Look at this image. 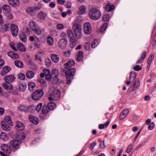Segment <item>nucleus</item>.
Returning <instances> with one entry per match:
<instances>
[{
	"mask_svg": "<svg viewBox=\"0 0 156 156\" xmlns=\"http://www.w3.org/2000/svg\"><path fill=\"white\" fill-rule=\"evenodd\" d=\"M75 62L73 60H70L69 61L64 65V67L66 68H68L70 67L75 64Z\"/></svg>",
	"mask_w": 156,
	"mask_h": 156,
	"instance_id": "nucleus-23",
	"label": "nucleus"
},
{
	"mask_svg": "<svg viewBox=\"0 0 156 156\" xmlns=\"http://www.w3.org/2000/svg\"><path fill=\"white\" fill-rule=\"evenodd\" d=\"M4 120L10 126H12L13 123L10 116H6L4 118Z\"/></svg>",
	"mask_w": 156,
	"mask_h": 156,
	"instance_id": "nucleus-38",
	"label": "nucleus"
},
{
	"mask_svg": "<svg viewBox=\"0 0 156 156\" xmlns=\"http://www.w3.org/2000/svg\"><path fill=\"white\" fill-rule=\"evenodd\" d=\"M129 112V110L128 109H125L123 110L120 114L119 116L120 119H123L128 115Z\"/></svg>",
	"mask_w": 156,
	"mask_h": 156,
	"instance_id": "nucleus-15",
	"label": "nucleus"
},
{
	"mask_svg": "<svg viewBox=\"0 0 156 156\" xmlns=\"http://www.w3.org/2000/svg\"><path fill=\"white\" fill-rule=\"evenodd\" d=\"M11 70V68L9 66H5L1 72V74L2 76L5 75L7 73L9 72Z\"/></svg>",
	"mask_w": 156,
	"mask_h": 156,
	"instance_id": "nucleus-13",
	"label": "nucleus"
},
{
	"mask_svg": "<svg viewBox=\"0 0 156 156\" xmlns=\"http://www.w3.org/2000/svg\"><path fill=\"white\" fill-rule=\"evenodd\" d=\"M108 26V24L107 23H104L101 27L99 32L101 33H103L106 29Z\"/></svg>",
	"mask_w": 156,
	"mask_h": 156,
	"instance_id": "nucleus-44",
	"label": "nucleus"
},
{
	"mask_svg": "<svg viewBox=\"0 0 156 156\" xmlns=\"http://www.w3.org/2000/svg\"><path fill=\"white\" fill-rule=\"evenodd\" d=\"M89 12L88 15L89 18L92 20H97L101 16V12L96 8L92 7L90 8Z\"/></svg>",
	"mask_w": 156,
	"mask_h": 156,
	"instance_id": "nucleus-2",
	"label": "nucleus"
},
{
	"mask_svg": "<svg viewBox=\"0 0 156 156\" xmlns=\"http://www.w3.org/2000/svg\"><path fill=\"white\" fill-rule=\"evenodd\" d=\"M74 33L77 38H79L81 36V26L78 23H75L72 26Z\"/></svg>",
	"mask_w": 156,
	"mask_h": 156,
	"instance_id": "nucleus-3",
	"label": "nucleus"
},
{
	"mask_svg": "<svg viewBox=\"0 0 156 156\" xmlns=\"http://www.w3.org/2000/svg\"><path fill=\"white\" fill-rule=\"evenodd\" d=\"M136 75L135 72H131L130 73L129 76V80L133 81L135 79L136 77Z\"/></svg>",
	"mask_w": 156,
	"mask_h": 156,
	"instance_id": "nucleus-37",
	"label": "nucleus"
},
{
	"mask_svg": "<svg viewBox=\"0 0 156 156\" xmlns=\"http://www.w3.org/2000/svg\"><path fill=\"white\" fill-rule=\"evenodd\" d=\"M18 85L19 90L20 91L23 92L26 90L27 85L25 83L20 82L18 83Z\"/></svg>",
	"mask_w": 156,
	"mask_h": 156,
	"instance_id": "nucleus-11",
	"label": "nucleus"
},
{
	"mask_svg": "<svg viewBox=\"0 0 156 156\" xmlns=\"http://www.w3.org/2000/svg\"><path fill=\"white\" fill-rule=\"evenodd\" d=\"M18 109L21 111L24 112H27V107L24 105H20L18 108Z\"/></svg>",
	"mask_w": 156,
	"mask_h": 156,
	"instance_id": "nucleus-47",
	"label": "nucleus"
},
{
	"mask_svg": "<svg viewBox=\"0 0 156 156\" xmlns=\"http://www.w3.org/2000/svg\"><path fill=\"white\" fill-rule=\"evenodd\" d=\"M38 81L40 83L41 85L43 87H44L46 86L45 81L44 80L42 79H39L38 80Z\"/></svg>",
	"mask_w": 156,
	"mask_h": 156,
	"instance_id": "nucleus-52",
	"label": "nucleus"
},
{
	"mask_svg": "<svg viewBox=\"0 0 156 156\" xmlns=\"http://www.w3.org/2000/svg\"><path fill=\"white\" fill-rule=\"evenodd\" d=\"M2 85L5 89L12 90V85L10 83L5 82L3 83Z\"/></svg>",
	"mask_w": 156,
	"mask_h": 156,
	"instance_id": "nucleus-21",
	"label": "nucleus"
},
{
	"mask_svg": "<svg viewBox=\"0 0 156 156\" xmlns=\"http://www.w3.org/2000/svg\"><path fill=\"white\" fill-rule=\"evenodd\" d=\"M76 69L73 68L69 69L65 72L66 76L72 77H73L76 72Z\"/></svg>",
	"mask_w": 156,
	"mask_h": 156,
	"instance_id": "nucleus-7",
	"label": "nucleus"
},
{
	"mask_svg": "<svg viewBox=\"0 0 156 156\" xmlns=\"http://www.w3.org/2000/svg\"><path fill=\"white\" fill-rule=\"evenodd\" d=\"M17 47L18 49L21 51H26L25 46L21 43H18Z\"/></svg>",
	"mask_w": 156,
	"mask_h": 156,
	"instance_id": "nucleus-31",
	"label": "nucleus"
},
{
	"mask_svg": "<svg viewBox=\"0 0 156 156\" xmlns=\"http://www.w3.org/2000/svg\"><path fill=\"white\" fill-rule=\"evenodd\" d=\"M9 23H6L4 24V30L5 31L8 30L9 29Z\"/></svg>",
	"mask_w": 156,
	"mask_h": 156,
	"instance_id": "nucleus-64",
	"label": "nucleus"
},
{
	"mask_svg": "<svg viewBox=\"0 0 156 156\" xmlns=\"http://www.w3.org/2000/svg\"><path fill=\"white\" fill-rule=\"evenodd\" d=\"M67 43V41L65 38H62L59 40L58 42V46L62 49L65 48Z\"/></svg>",
	"mask_w": 156,
	"mask_h": 156,
	"instance_id": "nucleus-6",
	"label": "nucleus"
},
{
	"mask_svg": "<svg viewBox=\"0 0 156 156\" xmlns=\"http://www.w3.org/2000/svg\"><path fill=\"white\" fill-rule=\"evenodd\" d=\"M147 55V53L145 51H144L141 55L140 58L142 59L143 60L146 58Z\"/></svg>",
	"mask_w": 156,
	"mask_h": 156,
	"instance_id": "nucleus-60",
	"label": "nucleus"
},
{
	"mask_svg": "<svg viewBox=\"0 0 156 156\" xmlns=\"http://www.w3.org/2000/svg\"><path fill=\"white\" fill-rule=\"evenodd\" d=\"M133 148V145L132 144H130L127 147L126 152L127 153H129L130 152L131 150Z\"/></svg>",
	"mask_w": 156,
	"mask_h": 156,
	"instance_id": "nucleus-56",
	"label": "nucleus"
},
{
	"mask_svg": "<svg viewBox=\"0 0 156 156\" xmlns=\"http://www.w3.org/2000/svg\"><path fill=\"white\" fill-rule=\"evenodd\" d=\"M1 126L2 129L5 131H9L11 130V128L5 122H1Z\"/></svg>",
	"mask_w": 156,
	"mask_h": 156,
	"instance_id": "nucleus-12",
	"label": "nucleus"
},
{
	"mask_svg": "<svg viewBox=\"0 0 156 156\" xmlns=\"http://www.w3.org/2000/svg\"><path fill=\"white\" fill-rule=\"evenodd\" d=\"M37 16L39 19L44 20L47 16V14L44 12L42 11H40L38 13Z\"/></svg>",
	"mask_w": 156,
	"mask_h": 156,
	"instance_id": "nucleus-20",
	"label": "nucleus"
},
{
	"mask_svg": "<svg viewBox=\"0 0 156 156\" xmlns=\"http://www.w3.org/2000/svg\"><path fill=\"white\" fill-rule=\"evenodd\" d=\"M60 92V90L54 87H51L49 91V96L48 99L50 101H57L59 99Z\"/></svg>",
	"mask_w": 156,
	"mask_h": 156,
	"instance_id": "nucleus-1",
	"label": "nucleus"
},
{
	"mask_svg": "<svg viewBox=\"0 0 156 156\" xmlns=\"http://www.w3.org/2000/svg\"><path fill=\"white\" fill-rule=\"evenodd\" d=\"M43 72L44 73L45 76L50 74V71L48 69H44L43 70Z\"/></svg>",
	"mask_w": 156,
	"mask_h": 156,
	"instance_id": "nucleus-63",
	"label": "nucleus"
},
{
	"mask_svg": "<svg viewBox=\"0 0 156 156\" xmlns=\"http://www.w3.org/2000/svg\"><path fill=\"white\" fill-rule=\"evenodd\" d=\"M83 30L86 34H88V22H86L84 24Z\"/></svg>",
	"mask_w": 156,
	"mask_h": 156,
	"instance_id": "nucleus-48",
	"label": "nucleus"
},
{
	"mask_svg": "<svg viewBox=\"0 0 156 156\" xmlns=\"http://www.w3.org/2000/svg\"><path fill=\"white\" fill-rule=\"evenodd\" d=\"M28 89L30 90H33V88L35 87V85L33 82H30L28 83Z\"/></svg>",
	"mask_w": 156,
	"mask_h": 156,
	"instance_id": "nucleus-46",
	"label": "nucleus"
},
{
	"mask_svg": "<svg viewBox=\"0 0 156 156\" xmlns=\"http://www.w3.org/2000/svg\"><path fill=\"white\" fill-rule=\"evenodd\" d=\"M14 63L16 66L19 68H22L23 66V63L19 60H15L14 62Z\"/></svg>",
	"mask_w": 156,
	"mask_h": 156,
	"instance_id": "nucleus-33",
	"label": "nucleus"
},
{
	"mask_svg": "<svg viewBox=\"0 0 156 156\" xmlns=\"http://www.w3.org/2000/svg\"><path fill=\"white\" fill-rule=\"evenodd\" d=\"M86 10V7L83 5H82L79 8L78 13L79 14H84L85 13Z\"/></svg>",
	"mask_w": 156,
	"mask_h": 156,
	"instance_id": "nucleus-25",
	"label": "nucleus"
},
{
	"mask_svg": "<svg viewBox=\"0 0 156 156\" xmlns=\"http://www.w3.org/2000/svg\"><path fill=\"white\" fill-rule=\"evenodd\" d=\"M8 55L13 59L18 58L19 56L18 55L13 51H9L7 53Z\"/></svg>",
	"mask_w": 156,
	"mask_h": 156,
	"instance_id": "nucleus-17",
	"label": "nucleus"
},
{
	"mask_svg": "<svg viewBox=\"0 0 156 156\" xmlns=\"http://www.w3.org/2000/svg\"><path fill=\"white\" fill-rule=\"evenodd\" d=\"M20 39L23 42H26L27 40V36L24 33H22L19 35Z\"/></svg>",
	"mask_w": 156,
	"mask_h": 156,
	"instance_id": "nucleus-30",
	"label": "nucleus"
},
{
	"mask_svg": "<svg viewBox=\"0 0 156 156\" xmlns=\"http://www.w3.org/2000/svg\"><path fill=\"white\" fill-rule=\"evenodd\" d=\"M154 126H155V125H154V122H151V123H150L149 124V126H148V129L150 130H151L154 128Z\"/></svg>",
	"mask_w": 156,
	"mask_h": 156,
	"instance_id": "nucleus-54",
	"label": "nucleus"
},
{
	"mask_svg": "<svg viewBox=\"0 0 156 156\" xmlns=\"http://www.w3.org/2000/svg\"><path fill=\"white\" fill-rule=\"evenodd\" d=\"M134 69L138 71L141 70L142 69V67L140 65H136L134 67Z\"/></svg>",
	"mask_w": 156,
	"mask_h": 156,
	"instance_id": "nucleus-61",
	"label": "nucleus"
},
{
	"mask_svg": "<svg viewBox=\"0 0 156 156\" xmlns=\"http://www.w3.org/2000/svg\"><path fill=\"white\" fill-rule=\"evenodd\" d=\"M29 25L30 28L32 30L38 26L37 24L33 20H31L29 22Z\"/></svg>",
	"mask_w": 156,
	"mask_h": 156,
	"instance_id": "nucleus-26",
	"label": "nucleus"
},
{
	"mask_svg": "<svg viewBox=\"0 0 156 156\" xmlns=\"http://www.w3.org/2000/svg\"><path fill=\"white\" fill-rule=\"evenodd\" d=\"M1 149L7 154H10L11 151L8 145L5 144H2L1 146Z\"/></svg>",
	"mask_w": 156,
	"mask_h": 156,
	"instance_id": "nucleus-8",
	"label": "nucleus"
},
{
	"mask_svg": "<svg viewBox=\"0 0 156 156\" xmlns=\"http://www.w3.org/2000/svg\"><path fill=\"white\" fill-rule=\"evenodd\" d=\"M18 76L19 78L21 80H24L25 79V75L23 73H20L18 75Z\"/></svg>",
	"mask_w": 156,
	"mask_h": 156,
	"instance_id": "nucleus-58",
	"label": "nucleus"
},
{
	"mask_svg": "<svg viewBox=\"0 0 156 156\" xmlns=\"http://www.w3.org/2000/svg\"><path fill=\"white\" fill-rule=\"evenodd\" d=\"M140 85L139 80L137 78L136 79L133 84V88H137Z\"/></svg>",
	"mask_w": 156,
	"mask_h": 156,
	"instance_id": "nucleus-43",
	"label": "nucleus"
},
{
	"mask_svg": "<svg viewBox=\"0 0 156 156\" xmlns=\"http://www.w3.org/2000/svg\"><path fill=\"white\" fill-rule=\"evenodd\" d=\"M47 41L48 44L49 45H52L54 42L53 38L51 36H48L47 38Z\"/></svg>",
	"mask_w": 156,
	"mask_h": 156,
	"instance_id": "nucleus-36",
	"label": "nucleus"
},
{
	"mask_svg": "<svg viewBox=\"0 0 156 156\" xmlns=\"http://www.w3.org/2000/svg\"><path fill=\"white\" fill-rule=\"evenodd\" d=\"M83 58V52L81 51H79L76 55V60L78 61H80L82 60Z\"/></svg>",
	"mask_w": 156,
	"mask_h": 156,
	"instance_id": "nucleus-27",
	"label": "nucleus"
},
{
	"mask_svg": "<svg viewBox=\"0 0 156 156\" xmlns=\"http://www.w3.org/2000/svg\"><path fill=\"white\" fill-rule=\"evenodd\" d=\"M8 2L10 5L14 7H17L19 4V0H8Z\"/></svg>",
	"mask_w": 156,
	"mask_h": 156,
	"instance_id": "nucleus-18",
	"label": "nucleus"
},
{
	"mask_svg": "<svg viewBox=\"0 0 156 156\" xmlns=\"http://www.w3.org/2000/svg\"><path fill=\"white\" fill-rule=\"evenodd\" d=\"M97 143L96 142L94 141L90 143L89 144V149L90 150H93L94 147L96 145Z\"/></svg>",
	"mask_w": 156,
	"mask_h": 156,
	"instance_id": "nucleus-51",
	"label": "nucleus"
},
{
	"mask_svg": "<svg viewBox=\"0 0 156 156\" xmlns=\"http://www.w3.org/2000/svg\"><path fill=\"white\" fill-rule=\"evenodd\" d=\"M49 110L46 105H44L42 109L43 113L44 114H47L49 112Z\"/></svg>",
	"mask_w": 156,
	"mask_h": 156,
	"instance_id": "nucleus-45",
	"label": "nucleus"
},
{
	"mask_svg": "<svg viewBox=\"0 0 156 156\" xmlns=\"http://www.w3.org/2000/svg\"><path fill=\"white\" fill-rule=\"evenodd\" d=\"M114 8V6L113 5H111L109 3H108L105 6V9L107 12H110L112 11Z\"/></svg>",
	"mask_w": 156,
	"mask_h": 156,
	"instance_id": "nucleus-34",
	"label": "nucleus"
},
{
	"mask_svg": "<svg viewBox=\"0 0 156 156\" xmlns=\"http://www.w3.org/2000/svg\"><path fill=\"white\" fill-rule=\"evenodd\" d=\"M4 79L5 82L10 83L14 81L15 78L13 75H11L5 76L4 77Z\"/></svg>",
	"mask_w": 156,
	"mask_h": 156,
	"instance_id": "nucleus-10",
	"label": "nucleus"
},
{
	"mask_svg": "<svg viewBox=\"0 0 156 156\" xmlns=\"http://www.w3.org/2000/svg\"><path fill=\"white\" fill-rule=\"evenodd\" d=\"M21 143L20 140H14L10 141V144L13 147L16 148Z\"/></svg>",
	"mask_w": 156,
	"mask_h": 156,
	"instance_id": "nucleus-22",
	"label": "nucleus"
},
{
	"mask_svg": "<svg viewBox=\"0 0 156 156\" xmlns=\"http://www.w3.org/2000/svg\"><path fill=\"white\" fill-rule=\"evenodd\" d=\"M67 78L66 83L68 84H69L71 82L72 77L66 76Z\"/></svg>",
	"mask_w": 156,
	"mask_h": 156,
	"instance_id": "nucleus-62",
	"label": "nucleus"
},
{
	"mask_svg": "<svg viewBox=\"0 0 156 156\" xmlns=\"http://www.w3.org/2000/svg\"><path fill=\"white\" fill-rule=\"evenodd\" d=\"M30 121L33 123L37 124L38 123V119L36 116L33 115H30L29 117Z\"/></svg>",
	"mask_w": 156,
	"mask_h": 156,
	"instance_id": "nucleus-19",
	"label": "nucleus"
},
{
	"mask_svg": "<svg viewBox=\"0 0 156 156\" xmlns=\"http://www.w3.org/2000/svg\"><path fill=\"white\" fill-rule=\"evenodd\" d=\"M44 94V92L41 89L36 90L32 94V98L35 101L38 100L43 96Z\"/></svg>",
	"mask_w": 156,
	"mask_h": 156,
	"instance_id": "nucleus-4",
	"label": "nucleus"
},
{
	"mask_svg": "<svg viewBox=\"0 0 156 156\" xmlns=\"http://www.w3.org/2000/svg\"><path fill=\"white\" fill-rule=\"evenodd\" d=\"M67 33L70 42L73 43L75 42V40L72 30H67Z\"/></svg>",
	"mask_w": 156,
	"mask_h": 156,
	"instance_id": "nucleus-9",
	"label": "nucleus"
},
{
	"mask_svg": "<svg viewBox=\"0 0 156 156\" xmlns=\"http://www.w3.org/2000/svg\"><path fill=\"white\" fill-rule=\"evenodd\" d=\"M105 141L102 140L100 144L99 147L100 148H103L105 147Z\"/></svg>",
	"mask_w": 156,
	"mask_h": 156,
	"instance_id": "nucleus-59",
	"label": "nucleus"
},
{
	"mask_svg": "<svg viewBox=\"0 0 156 156\" xmlns=\"http://www.w3.org/2000/svg\"><path fill=\"white\" fill-rule=\"evenodd\" d=\"M99 42L98 39H95L92 43L91 47L92 48L95 47L99 44Z\"/></svg>",
	"mask_w": 156,
	"mask_h": 156,
	"instance_id": "nucleus-41",
	"label": "nucleus"
},
{
	"mask_svg": "<svg viewBox=\"0 0 156 156\" xmlns=\"http://www.w3.org/2000/svg\"><path fill=\"white\" fill-rule=\"evenodd\" d=\"M3 10L9 12L11 11L10 7L9 5L5 4L2 7Z\"/></svg>",
	"mask_w": 156,
	"mask_h": 156,
	"instance_id": "nucleus-42",
	"label": "nucleus"
},
{
	"mask_svg": "<svg viewBox=\"0 0 156 156\" xmlns=\"http://www.w3.org/2000/svg\"><path fill=\"white\" fill-rule=\"evenodd\" d=\"M42 106V103H40L39 104H38L37 105V106L36 108V110L37 111L39 112L40 111V110L41 109V108Z\"/></svg>",
	"mask_w": 156,
	"mask_h": 156,
	"instance_id": "nucleus-57",
	"label": "nucleus"
},
{
	"mask_svg": "<svg viewBox=\"0 0 156 156\" xmlns=\"http://www.w3.org/2000/svg\"><path fill=\"white\" fill-rule=\"evenodd\" d=\"M52 76H58V72L57 69H54L52 70L51 72Z\"/></svg>",
	"mask_w": 156,
	"mask_h": 156,
	"instance_id": "nucleus-49",
	"label": "nucleus"
},
{
	"mask_svg": "<svg viewBox=\"0 0 156 156\" xmlns=\"http://www.w3.org/2000/svg\"><path fill=\"white\" fill-rule=\"evenodd\" d=\"M16 128L17 129L21 130L24 129L25 126L21 122L17 121L16 124Z\"/></svg>",
	"mask_w": 156,
	"mask_h": 156,
	"instance_id": "nucleus-14",
	"label": "nucleus"
},
{
	"mask_svg": "<svg viewBox=\"0 0 156 156\" xmlns=\"http://www.w3.org/2000/svg\"><path fill=\"white\" fill-rule=\"evenodd\" d=\"M27 77L30 79L33 78L35 76L34 73L32 71H29L26 73Z\"/></svg>",
	"mask_w": 156,
	"mask_h": 156,
	"instance_id": "nucleus-32",
	"label": "nucleus"
},
{
	"mask_svg": "<svg viewBox=\"0 0 156 156\" xmlns=\"http://www.w3.org/2000/svg\"><path fill=\"white\" fill-rule=\"evenodd\" d=\"M53 78V83L54 84L56 83L59 80V79L58 78V76H52Z\"/></svg>",
	"mask_w": 156,
	"mask_h": 156,
	"instance_id": "nucleus-55",
	"label": "nucleus"
},
{
	"mask_svg": "<svg viewBox=\"0 0 156 156\" xmlns=\"http://www.w3.org/2000/svg\"><path fill=\"white\" fill-rule=\"evenodd\" d=\"M154 58V56L153 54H151L149 56L147 61V68H149L151 66V62L153 60Z\"/></svg>",
	"mask_w": 156,
	"mask_h": 156,
	"instance_id": "nucleus-29",
	"label": "nucleus"
},
{
	"mask_svg": "<svg viewBox=\"0 0 156 156\" xmlns=\"http://www.w3.org/2000/svg\"><path fill=\"white\" fill-rule=\"evenodd\" d=\"M27 112H32L35 109V107L33 105H31L30 107H27Z\"/></svg>",
	"mask_w": 156,
	"mask_h": 156,
	"instance_id": "nucleus-53",
	"label": "nucleus"
},
{
	"mask_svg": "<svg viewBox=\"0 0 156 156\" xmlns=\"http://www.w3.org/2000/svg\"><path fill=\"white\" fill-rule=\"evenodd\" d=\"M110 16L108 14H105L103 16V19L104 21L106 22L109 20Z\"/></svg>",
	"mask_w": 156,
	"mask_h": 156,
	"instance_id": "nucleus-50",
	"label": "nucleus"
},
{
	"mask_svg": "<svg viewBox=\"0 0 156 156\" xmlns=\"http://www.w3.org/2000/svg\"><path fill=\"white\" fill-rule=\"evenodd\" d=\"M27 12L31 15L36 13V9L33 7H29L26 9Z\"/></svg>",
	"mask_w": 156,
	"mask_h": 156,
	"instance_id": "nucleus-16",
	"label": "nucleus"
},
{
	"mask_svg": "<svg viewBox=\"0 0 156 156\" xmlns=\"http://www.w3.org/2000/svg\"><path fill=\"white\" fill-rule=\"evenodd\" d=\"M0 138L5 141L8 140V137L6 134L4 132H2L0 134Z\"/></svg>",
	"mask_w": 156,
	"mask_h": 156,
	"instance_id": "nucleus-39",
	"label": "nucleus"
},
{
	"mask_svg": "<svg viewBox=\"0 0 156 156\" xmlns=\"http://www.w3.org/2000/svg\"><path fill=\"white\" fill-rule=\"evenodd\" d=\"M52 61L55 62L57 63L59 61V57L58 56L55 54H53L51 56Z\"/></svg>",
	"mask_w": 156,
	"mask_h": 156,
	"instance_id": "nucleus-24",
	"label": "nucleus"
},
{
	"mask_svg": "<svg viewBox=\"0 0 156 156\" xmlns=\"http://www.w3.org/2000/svg\"><path fill=\"white\" fill-rule=\"evenodd\" d=\"M32 30L35 34L37 35H40L42 33L41 30L38 26Z\"/></svg>",
	"mask_w": 156,
	"mask_h": 156,
	"instance_id": "nucleus-40",
	"label": "nucleus"
},
{
	"mask_svg": "<svg viewBox=\"0 0 156 156\" xmlns=\"http://www.w3.org/2000/svg\"><path fill=\"white\" fill-rule=\"evenodd\" d=\"M10 28L12 36L14 37H16L18 34L19 31V29L17 25L14 24H12L10 26Z\"/></svg>",
	"mask_w": 156,
	"mask_h": 156,
	"instance_id": "nucleus-5",
	"label": "nucleus"
},
{
	"mask_svg": "<svg viewBox=\"0 0 156 156\" xmlns=\"http://www.w3.org/2000/svg\"><path fill=\"white\" fill-rule=\"evenodd\" d=\"M47 107L49 109L52 110L55 107L56 105L55 103L51 102L48 103Z\"/></svg>",
	"mask_w": 156,
	"mask_h": 156,
	"instance_id": "nucleus-35",
	"label": "nucleus"
},
{
	"mask_svg": "<svg viewBox=\"0 0 156 156\" xmlns=\"http://www.w3.org/2000/svg\"><path fill=\"white\" fill-rule=\"evenodd\" d=\"M35 37V40L34 46L37 48H39L41 45V41L36 36Z\"/></svg>",
	"mask_w": 156,
	"mask_h": 156,
	"instance_id": "nucleus-28",
	"label": "nucleus"
}]
</instances>
